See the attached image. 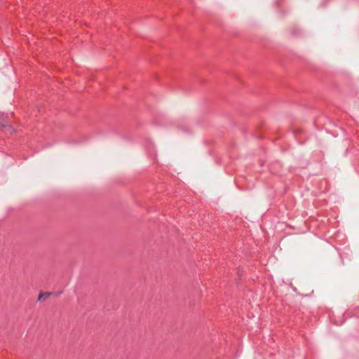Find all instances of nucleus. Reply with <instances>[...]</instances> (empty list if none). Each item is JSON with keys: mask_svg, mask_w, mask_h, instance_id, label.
I'll return each instance as SVG.
<instances>
[{"mask_svg": "<svg viewBox=\"0 0 359 359\" xmlns=\"http://www.w3.org/2000/svg\"><path fill=\"white\" fill-rule=\"evenodd\" d=\"M51 294L50 292H41L39 294L38 300L41 301L43 299H47Z\"/></svg>", "mask_w": 359, "mask_h": 359, "instance_id": "f257e3e1", "label": "nucleus"}, {"mask_svg": "<svg viewBox=\"0 0 359 359\" xmlns=\"http://www.w3.org/2000/svg\"><path fill=\"white\" fill-rule=\"evenodd\" d=\"M5 126H5L4 124H1V125L0 126V127H1V128H4Z\"/></svg>", "mask_w": 359, "mask_h": 359, "instance_id": "f03ea898", "label": "nucleus"}]
</instances>
